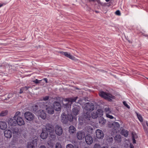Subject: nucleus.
<instances>
[{"label": "nucleus", "mask_w": 148, "mask_h": 148, "mask_svg": "<svg viewBox=\"0 0 148 148\" xmlns=\"http://www.w3.org/2000/svg\"><path fill=\"white\" fill-rule=\"evenodd\" d=\"M61 118L62 122L65 124L67 123L68 121L71 122L73 119L76 120L77 119L76 117L73 116L71 114L67 115L64 113L62 114Z\"/></svg>", "instance_id": "f257e3e1"}, {"label": "nucleus", "mask_w": 148, "mask_h": 148, "mask_svg": "<svg viewBox=\"0 0 148 148\" xmlns=\"http://www.w3.org/2000/svg\"><path fill=\"white\" fill-rule=\"evenodd\" d=\"M99 95L102 98L109 101H112V99H115V96L112 94L103 91L100 92Z\"/></svg>", "instance_id": "f03ea898"}, {"label": "nucleus", "mask_w": 148, "mask_h": 148, "mask_svg": "<svg viewBox=\"0 0 148 148\" xmlns=\"http://www.w3.org/2000/svg\"><path fill=\"white\" fill-rule=\"evenodd\" d=\"M47 103H44L42 108H45L46 112L48 114H53L54 112V109L52 106L49 105H47L46 104Z\"/></svg>", "instance_id": "7ed1b4c3"}, {"label": "nucleus", "mask_w": 148, "mask_h": 148, "mask_svg": "<svg viewBox=\"0 0 148 148\" xmlns=\"http://www.w3.org/2000/svg\"><path fill=\"white\" fill-rule=\"evenodd\" d=\"M54 132L58 136H60L63 133V130L62 127L58 125H56L54 127Z\"/></svg>", "instance_id": "20e7f679"}, {"label": "nucleus", "mask_w": 148, "mask_h": 148, "mask_svg": "<svg viewBox=\"0 0 148 148\" xmlns=\"http://www.w3.org/2000/svg\"><path fill=\"white\" fill-rule=\"evenodd\" d=\"M24 116L25 119L29 121H32L34 117V114L30 112H26L24 114Z\"/></svg>", "instance_id": "39448f33"}, {"label": "nucleus", "mask_w": 148, "mask_h": 148, "mask_svg": "<svg viewBox=\"0 0 148 148\" xmlns=\"http://www.w3.org/2000/svg\"><path fill=\"white\" fill-rule=\"evenodd\" d=\"M46 132L49 133V134H53L54 132V127L53 125L50 123H47L46 124Z\"/></svg>", "instance_id": "423d86ee"}, {"label": "nucleus", "mask_w": 148, "mask_h": 148, "mask_svg": "<svg viewBox=\"0 0 148 148\" xmlns=\"http://www.w3.org/2000/svg\"><path fill=\"white\" fill-rule=\"evenodd\" d=\"M44 102H40L36 104H34L32 107V110L34 113H36L39 110V107L41 106L42 107L43 106Z\"/></svg>", "instance_id": "0eeeda50"}, {"label": "nucleus", "mask_w": 148, "mask_h": 148, "mask_svg": "<svg viewBox=\"0 0 148 148\" xmlns=\"http://www.w3.org/2000/svg\"><path fill=\"white\" fill-rule=\"evenodd\" d=\"M94 108V106L92 103L87 102L85 104L84 109L86 110L87 112H91L93 110Z\"/></svg>", "instance_id": "6e6552de"}, {"label": "nucleus", "mask_w": 148, "mask_h": 148, "mask_svg": "<svg viewBox=\"0 0 148 148\" xmlns=\"http://www.w3.org/2000/svg\"><path fill=\"white\" fill-rule=\"evenodd\" d=\"M38 139H34L27 145V148H35L37 145Z\"/></svg>", "instance_id": "1a4fd4ad"}, {"label": "nucleus", "mask_w": 148, "mask_h": 148, "mask_svg": "<svg viewBox=\"0 0 148 148\" xmlns=\"http://www.w3.org/2000/svg\"><path fill=\"white\" fill-rule=\"evenodd\" d=\"M91 118L90 114L89 112H86L84 113L82 117V121H86L90 120Z\"/></svg>", "instance_id": "9d476101"}, {"label": "nucleus", "mask_w": 148, "mask_h": 148, "mask_svg": "<svg viewBox=\"0 0 148 148\" xmlns=\"http://www.w3.org/2000/svg\"><path fill=\"white\" fill-rule=\"evenodd\" d=\"M80 110V107L77 106H76L72 109V114L74 115L73 116L76 117V116L79 114Z\"/></svg>", "instance_id": "9b49d317"}, {"label": "nucleus", "mask_w": 148, "mask_h": 148, "mask_svg": "<svg viewBox=\"0 0 148 148\" xmlns=\"http://www.w3.org/2000/svg\"><path fill=\"white\" fill-rule=\"evenodd\" d=\"M96 137L98 139H102L104 137L103 132L99 129H97L96 130Z\"/></svg>", "instance_id": "f8f14e48"}, {"label": "nucleus", "mask_w": 148, "mask_h": 148, "mask_svg": "<svg viewBox=\"0 0 148 148\" xmlns=\"http://www.w3.org/2000/svg\"><path fill=\"white\" fill-rule=\"evenodd\" d=\"M85 140L86 143L88 145L91 144L93 142L92 138L90 134L87 135L85 136Z\"/></svg>", "instance_id": "ddd939ff"}, {"label": "nucleus", "mask_w": 148, "mask_h": 148, "mask_svg": "<svg viewBox=\"0 0 148 148\" xmlns=\"http://www.w3.org/2000/svg\"><path fill=\"white\" fill-rule=\"evenodd\" d=\"M85 133L82 131H81L78 132L77 134V138L79 140H82L84 139L85 136Z\"/></svg>", "instance_id": "4468645a"}, {"label": "nucleus", "mask_w": 148, "mask_h": 148, "mask_svg": "<svg viewBox=\"0 0 148 148\" xmlns=\"http://www.w3.org/2000/svg\"><path fill=\"white\" fill-rule=\"evenodd\" d=\"M54 109L57 111H59L61 110V105L60 103L58 102L55 101L53 103Z\"/></svg>", "instance_id": "2eb2a0df"}, {"label": "nucleus", "mask_w": 148, "mask_h": 148, "mask_svg": "<svg viewBox=\"0 0 148 148\" xmlns=\"http://www.w3.org/2000/svg\"><path fill=\"white\" fill-rule=\"evenodd\" d=\"M59 53H60L62 55H64L69 59L73 60H74V59L75 57L71 55L70 53H69L66 52H63V51H60Z\"/></svg>", "instance_id": "dca6fc26"}, {"label": "nucleus", "mask_w": 148, "mask_h": 148, "mask_svg": "<svg viewBox=\"0 0 148 148\" xmlns=\"http://www.w3.org/2000/svg\"><path fill=\"white\" fill-rule=\"evenodd\" d=\"M8 123L9 125L11 126H15L16 125V119L10 118L9 119L8 121Z\"/></svg>", "instance_id": "f3484780"}, {"label": "nucleus", "mask_w": 148, "mask_h": 148, "mask_svg": "<svg viewBox=\"0 0 148 148\" xmlns=\"http://www.w3.org/2000/svg\"><path fill=\"white\" fill-rule=\"evenodd\" d=\"M16 125L19 126H22L25 124L24 121L23 119L21 117L17 118L16 119Z\"/></svg>", "instance_id": "a211bd4d"}, {"label": "nucleus", "mask_w": 148, "mask_h": 148, "mask_svg": "<svg viewBox=\"0 0 148 148\" xmlns=\"http://www.w3.org/2000/svg\"><path fill=\"white\" fill-rule=\"evenodd\" d=\"M100 113H102V111L100 109L98 110L96 112H93L91 114L92 118L93 119L97 118L98 116V115Z\"/></svg>", "instance_id": "6ab92c4d"}, {"label": "nucleus", "mask_w": 148, "mask_h": 148, "mask_svg": "<svg viewBox=\"0 0 148 148\" xmlns=\"http://www.w3.org/2000/svg\"><path fill=\"white\" fill-rule=\"evenodd\" d=\"M4 135L8 138H10L12 136V132L10 130H6L4 132Z\"/></svg>", "instance_id": "aec40b11"}, {"label": "nucleus", "mask_w": 148, "mask_h": 148, "mask_svg": "<svg viewBox=\"0 0 148 148\" xmlns=\"http://www.w3.org/2000/svg\"><path fill=\"white\" fill-rule=\"evenodd\" d=\"M7 127V125L5 121H0V128L2 130H5Z\"/></svg>", "instance_id": "412c9836"}, {"label": "nucleus", "mask_w": 148, "mask_h": 148, "mask_svg": "<svg viewBox=\"0 0 148 148\" xmlns=\"http://www.w3.org/2000/svg\"><path fill=\"white\" fill-rule=\"evenodd\" d=\"M48 133L46 131L44 132L43 130H42V132L40 134V137L41 138L43 139H45L48 136Z\"/></svg>", "instance_id": "4be33fe9"}, {"label": "nucleus", "mask_w": 148, "mask_h": 148, "mask_svg": "<svg viewBox=\"0 0 148 148\" xmlns=\"http://www.w3.org/2000/svg\"><path fill=\"white\" fill-rule=\"evenodd\" d=\"M78 97H71L67 98L65 99V101H67L69 102H71V103L75 102L76 100L77 99Z\"/></svg>", "instance_id": "5701e85b"}, {"label": "nucleus", "mask_w": 148, "mask_h": 148, "mask_svg": "<svg viewBox=\"0 0 148 148\" xmlns=\"http://www.w3.org/2000/svg\"><path fill=\"white\" fill-rule=\"evenodd\" d=\"M42 119H45L46 117V114L43 110L40 112V113L38 115Z\"/></svg>", "instance_id": "b1692460"}, {"label": "nucleus", "mask_w": 148, "mask_h": 148, "mask_svg": "<svg viewBox=\"0 0 148 148\" xmlns=\"http://www.w3.org/2000/svg\"><path fill=\"white\" fill-rule=\"evenodd\" d=\"M121 134L125 137H127L128 135V132L127 130L123 129L121 131Z\"/></svg>", "instance_id": "393cba45"}, {"label": "nucleus", "mask_w": 148, "mask_h": 148, "mask_svg": "<svg viewBox=\"0 0 148 148\" xmlns=\"http://www.w3.org/2000/svg\"><path fill=\"white\" fill-rule=\"evenodd\" d=\"M76 129L73 125L70 126L69 128V131L70 133H73L75 131Z\"/></svg>", "instance_id": "a878e982"}, {"label": "nucleus", "mask_w": 148, "mask_h": 148, "mask_svg": "<svg viewBox=\"0 0 148 148\" xmlns=\"http://www.w3.org/2000/svg\"><path fill=\"white\" fill-rule=\"evenodd\" d=\"M86 131L88 132L91 133H92L93 130V128L90 126H86L85 128Z\"/></svg>", "instance_id": "bb28decb"}, {"label": "nucleus", "mask_w": 148, "mask_h": 148, "mask_svg": "<svg viewBox=\"0 0 148 148\" xmlns=\"http://www.w3.org/2000/svg\"><path fill=\"white\" fill-rule=\"evenodd\" d=\"M106 121L103 117H100L99 119V122L101 125H103L106 123Z\"/></svg>", "instance_id": "cd10ccee"}, {"label": "nucleus", "mask_w": 148, "mask_h": 148, "mask_svg": "<svg viewBox=\"0 0 148 148\" xmlns=\"http://www.w3.org/2000/svg\"><path fill=\"white\" fill-rule=\"evenodd\" d=\"M107 141L109 144L112 143L113 141V137L111 136H108L107 137Z\"/></svg>", "instance_id": "c85d7f7f"}, {"label": "nucleus", "mask_w": 148, "mask_h": 148, "mask_svg": "<svg viewBox=\"0 0 148 148\" xmlns=\"http://www.w3.org/2000/svg\"><path fill=\"white\" fill-rule=\"evenodd\" d=\"M112 125L115 129H117L120 127V124L119 123L116 122H114L112 124Z\"/></svg>", "instance_id": "c756f323"}, {"label": "nucleus", "mask_w": 148, "mask_h": 148, "mask_svg": "<svg viewBox=\"0 0 148 148\" xmlns=\"http://www.w3.org/2000/svg\"><path fill=\"white\" fill-rule=\"evenodd\" d=\"M12 130L13 134H18L19 132L18 129L16 127H12Z\"/></svg>", "instance_id": "7c9ffc66"}, {"label": "nucleus", "mask_w": 148, "mask_h": 148, "mask_svg": "<svg viewBox=\"0 0 148 148\" xmlns=\"http://www.w3.org/2000/svg\"><path fill=\"white\" fill-rule=\"evenodd\" d=\"M8 111L7 110H5L1 112L0 113V116H4L8 114Z\"/></svg>", "instance_id": "2f4dec72"}, {"label": "nucleus", "mask_w": 148, "mask_h": 148, "mask_svg": "<svg viewBox=\"0 0 148 148\" xmlns=\"http://www.w3.org/2000/svg\"><path fill=\"white\" fill-rule=\"evenodd\" d=\"M104 112L106 115V114H110L111 113V110L108 107H106L104 109Z\"/></svg>", "instance_id": "473e14b6"}, {"label": "nucleus", "mask_w": 148, "mask_h": 148, "mask_svg": "<svg viewBox=\"0 0 148 148\" xmlns=\"http://www.w3.org/2000/svg\"><path fill=\"white\" fill-rule=\"evenodd\" d=\"M137 137V135L136 134H134L133 133H132V139L134 143H136V140L135 139Z\"/></svg>", "instance_id": "72a5a7b5"}, {"label": "nucleus", "mask_w": 148, "mask_h": 148, "mask_svg": "<svg viewBox=\"0 0 148 148\" xmlns=\"http://www.w3.org/2000/svg\"><path fill=\"white\" fill-rule=\"evenodd\" d=\"M121 139V136L120 135H117L114 138L115 141H120Z\"/></svg>", "instance_id": "f704fd0d"}, {"label": "nucleus", "mask_w": 148, "mask_h": 148, "mask_svg": "<svg viewBox=\"0 0 148 148\" xmlns=\"http://www.w3.org/2000/svg\"><path fill=\"white\" fill-rule=\"evenodd\" d=\"M136 114L138 120L140 122H142L143 121V119L141 115L137 112Z\"/></svg>", "instance_id": "c9c22d12"}, {"label": "nucleus", "mask_w": 148, "mask_h": 148, "mask_svg": "<svg viewBox=\"0 0 148 148\" xmlns=\"http://www.w3.org/2000/svg\"><path fill=\"white\" fill-rule=\"evenodd\" d=\"M50 136V139L51 140H55L56 139V136L54 134H49Z\"/></svg>", "instance_id": "e433bc0d"}, {"label": "nucleus", "mask_w": 148, "mask_h": 148, "mask_svg": "<svg viewBox=\"0 0 148 148\" xmlns=\"http://www.w3.org/2000/svg\"><path fill=\"white\" fill-rule=\"evenodd\" d=\"M21 114V112H20L17 111L15 113L14 116V118L16 119L17 117H19L18 116Z\"/></svg>", "instance_id": "4c0bfd02"}, {"label": "nucleus", "mask_w": 148, "mask_h": 148, "mask_svg": "<svg viewBox=\"0 0 148 148\" xmlns=\"http://www.w3.org/2000/svg\"><path fill=\"white\" fill-rule=\"evenodd\" d=\"M94 148H101V146L99 144H95L94 146Z\"/></svg>", "instance_id": "58836bf2"}, {"label": "nucleus", "mask_w": 148, "mask_h": 148, "mask_svg": "<svg viewBox=\"0 0 148 148\" xmlns=\"http://www.w3.org/2000/svg\"><path fill=\"white\" fill-rule=\"evenodd\" d=\"M55 148H62L61 145L58 143H56Z\"/></svg>", "instance_id": "ea45409f"}, {"label": "nucleus", "mask_w": 148, "mask_h": 148, "mask_svg": "<svg viewBox=\"0 0 148 148\" xmlns=\"http://www.w3.org/2000/svg\"><path fill=\"white\" fill-rule=\"evenodd\" d=\"M66 148H74V147L72 144H70L66 145Z\"/></svg>", "instance_id": "a19ab883"}, {"label": "nucleus", "mask_w": 148, "mask_h": 148, "mask_svg": "<svg viewBox=\"0 0 148 148\" xmlns=\"http://www.w3.org/2000/svg\"><path fill=\"white\" fill-rule=\"evenodd\" d=\"M123 105L128 108L129 109L130 108V106L127 104V103L125 101H123Z\"/></svg>", "instance_id": "79ce46f5"}, {"label": "nucleus", "mask_w": 148, "mask_h": 148, "mask_svg": "<svg viewBox=\"0 0 148 148\" xmlns=\"http://www.w3.org/2000/svg\"><path fill=\"white\" fill-rule=\"evenodd\" d=\"M41 81V80H39L37 79H36L35 80L33 81V82L35 84H37L40 83V82Z\"/></svg>", "instance_id": "37998d69"}, {"label": "nucleus", "mask_w": 148, "mask_h": 148, "mask_svg": "<svg viewBox=\"0 0 148 148\" xmlns=\"http://www.w3.org/2000/svg\"><path fill=\"white\" fill-rule=\"evenodd\" d=\"M106 116L107 117L110 118V119H112L114 118V117L113 116L110 115L109 114H106Z\"/></svg>", "instance_id": "c03bdc74"}, {"label": "nucleus", "mask_w": 148, "mask_h": 148, "mask_svg": "<svg viewBox=\"0 0 148 148\" xmlns=\"http://www.w3.org/2000/svg\"><path fill=\"white\" fill-rule=\"evenodd\" d=\"M24 88L23 87L21 88L20 89V92L19 93L20 94H21L23 93L24 91Z\"/></svg>", "instance_id": "a18cd8bd"}, {"label": "nucleus", "mask_w": 148, "mask_h": 148, "mask_svg": "<svg viewBox=\"0 0 148 148\" xmlns=\"http://www.w3.org/2000/svg\"><path fill=\"white\" fill-rule=\"evenodd\" d=\"M23 88H24V91H27L28 90V89L30 88L29 86H25L24 87H23Z\"/></svg>", "instance_id": "49530a36"}, {"label": "nucleus", "mask_w": 148, "mask_h": 148, "mask_svg": "<svg viewBox=\"0 0 148 148\" xmlns=\"http://www.w3.org/2000/svg\"><path fill=\"white\" fill-rule=\"evenodd\" d=\"M49 96H46L43 98V100L44 101H47L49 99Z\"/></svg>", "instance_id": "de8ad7c7"}, {"label": "nucleus", "mask_w": 148, "mask_h": 148, "mask_svg": "<svg viewBox=\"0 0 148 148\" xmlns=\"http://www.w3.org/2000/svg\"><path fill=\"white\" fill-rule=\"evenodd\" d=\"M115 13L116 15L119 16L121 14V12L119 10H117L115 12Z\"/></svg>", "instance_id": "09e8293b"}, {"label": "nucleus", "mask_w": 148, "mask_h": 148, "mask_svg": "<svg viewBox=\"0 0 148 148\" xmlns=\"http://www.w3.org/2000/svg\"><path fill=\"white\" fill-rule=\"evenodd\" d=\"M12 94L11 93H10L8 95L7 98H6V100H8L11 97H12Z\"/></svg>", "instance_id": "8fccbe9b"}, {"label": "nucleus", "mask_w": 148, "mask_h": 148, "mask_svg": "<svg viewBox=\"0 0 148 148\" xmlns=\"http://www.w3.org/2000/svg\"><path fill=\"white\" fill-rule=\"evenodd\" d=\"M12 94L11 93H10L8 95L7 98H6V100H8L11 97H12Z\"/></svg>", "instance_id": "3c124183"}, {"label": "nucleus", "mask_w": 148, "mask_h": 148, "mask_svg": "<svg viewBox=\"0 0 148 148\" xmlns=\"http://www.w3.org/2000/svg\"><path fill=\"white\" fill-rule=\"evenodd\" d=\"M42 80L45 81L46 83H48V79L47 78H44L43 79L41 80Z\"/></svg>", "instance_id": "603ef678"}, {"label": "nucleus", "mask_w": 148, "mask_h": 148, "mask_svg": "<svg viewBox=\"0 0 148 148\" xmlns=\"http://www.w3.org/2000/svg\"><path fill=\"white\" fill-rule=\"evenodd\" d=\"M39 148H46V147L44 145H42L40 146Z\"/></svg>", "instance_id": "864d4df0"}, {"label": "nucleus", "mask_w": 148, "mask_h": 148, "mask_svg": "<svg viewBox=\"0 0 148 148\" xmlns=\"http://www.w3.org/2000/svg\"><path fill=\"white\" fill-rule=\"evenodd\" d=\"M130 148H134V146L133 145H130Z\"/></svg>", "instance_id": "5fc2aeb1"}, {"label": "nucleus", "mask_w": 148, "mask_h": 148, "mask_svg": "<svg viewBox=\"0 0 148 148\" xmlns=\"http://www.w3.org/2000/svg\"><path fill=\"white\" fill-rule=\"evenodd\" d=\"M101 148H108V147L107 146H103L101 147Z\"/></svg>", "instance_id": "6e6d98bb"}, {"label": "nucleus", "mask_w": 148, "mask_h": 148, "mask_svg": "<svg viewBox=\"0 0 148 148\" xmlns=\"http://www.w3.org/2000/svg\"><path fill=\"white\" fill-rule=\"evenodd\" d=\"M90 1H92L93 2H94L96 0H89Z\"/></svg>", "instance_id": "4d7b16f0"}, {"label": "nucleus", "mask_w": 148, "mask_h": 148, "mask_svg": "<svg viewBox=\"0 0 148 148\" xmlns=\"http://www.w3.org/2000/svg\"><path fill=\"white\" fill-rule=\"evenodd\" d=\"M146 124L147 126L148 127V122L147 121H146Z\"/></svg>", "instance_id": "13d9d810"}, {"label": "nucleus", "mask_w": 148, "mask_h": 148, "mask_svg": "<svg viewBox=\"0 0 148 148\" xmlns=\"http://www.w3.org/2000/svg\"><path fill=\"white\" fill-rule=\"evenodd\" d=\"M105 1L106 2H108L110 1V0H105Z\"/></svg>", "instance_id": "bf43d9fd"}, {"label": "nucleus", "mask_w": 148, "mask_h": 148, "mask_svg": "<svg viewBox=\"0 0 148 148\" xmlns=\"http://www.w3.org/2000/svg\"><path fill=\"white\" fill-rule=\"evenodd\" d=\"M3 6V5L2 4H0V8L1 7Z\"/></svg>", "instance_id": "052dcab7"}, {"label": "nucleus", "mask_w": 148, "mask_h": 148, "mask_svg": "<svg viewBox=\"0 0 148 148\" xmlns=\"http://www.w3.org/2000/svg\"><path fill=\"white\" fill-rule=\"evenodd\" d=\"M145 36H148L147 35H145Z\"/></svg>", "instance_id": "680f3d73"}, {"label": "nucleus", "mask_w": 148, "mask_h": 148, "mask_svg": "<svg viewBox=\"0 0 148 148\" xmlns=\"http://www.w3.org/2000/svg\"><path fill=\"white\" fill-rule=\"evenodd\" d=\"M147 79H148V78H147Z\"/></svg>", "instance_id": "e2e57ef3"}]
</instances>
